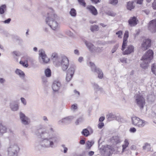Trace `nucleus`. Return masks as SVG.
Masks as SVG:
<instances>
[{"mask_svg": "<svg viewBox=\"0 0 156 156\" xmlns=\"http://www.w3.org/2000/svg\"><path fill=\"white\" fill-rule=\"evenodd\" d=\"M85 44L89 50L92 52L100 53L102 51V48L96 47L91 43L86 42Z\"/></svg>", "mask_w": 156, "mask_h": 156, "instance_id": "obj_12", "label": "nucleus"}, {"mask_svg": "<svg viewBox=\"0 0 156 156\" xmlns=\"http://www.w3.org/2000/svg\"><path fill=\"white\" fill-rule=\"evenodd\" d=\"M44 73L47 77H50L51 76V71L49 69L47 68L44 71Z\"/></svg>", "mask_w": 156, "mask_h": 156, "instance_id": "obj_31", "label": "nucleus"}, {"mask_svg": "<svg viewBox=\"0 0 156 156\" xmlns=\"http://www.w3.org/2000/svg\"><path fill=\"white\" fill-rule=\"evenodd\" d=\"M61 146L64 148V153H66L68 150L67 148L65 147V145L64 144H62Z\"/></svg>", "mask_w": 156, "mask_h": 156, "instance_id": "obj_51", "label": "nucleus"}, {"mask_svg": "<svg viewBox=\"0 0 156 156\" xmlns=\"http://www.w3.org/2000/svg\"><path fill=\"white\" fill-rule=\"evenodd\" d=\"M78 1L80 5L84 7L85 6L86 3L84 0H78Z\"/></svg>", "mask_w": 156, "mask_h": 156, "instance_id": "obj_38", "label": "nucleus"}, {"mask_svg": "<svg viewBox=\"0 0 156 156\" xmlns=\"http://www.w3.org/2000/svg\"><path fill=\"white\" fill-rule=\"evenodd\" d=\"M66 33L68 35H69V36H72L73 35V33L72 32H71V31H66Z\"/></svg>", "mask_w": 156, "mask_h": 156, "instance_id": "obj_56", "label": "nucleus"}, {"mask_svg": "<svg viewBox=\"0 0 156 156\" xmlns=\"http://www.w3.org/2000/svg\"><path fill=\"white\" fill-rule=\"evenodd\" d=\"M44 131L41 132L40 134L42 140L40 145L44 148H53L55 144L58 142L55 131L51 125H48L42 127Z\"/></svg>", "mask_w": 156, "mask_h": 156, "instance_id": "obj_1", "label": "nucleus"}, {"mask_svg": "<svg viewBox=\"0 0 156 156\" xmlns=\"http://www.w3.org/2000/svg\"><path fill=\"white\" fill-rule=\"evenodd\" d=\"M132 120L133 124L138 127H143L146 124V122L145 121L137 117H133Z\"/></svg>", "mask_w": 156, "mask_h": 156, "instance_id": "obj_5", "label": "nucleus"}, {"mask_svg": "<svg viewBox=\"0 0 156 156\" xmlns=\"http://www.w3.org/2000/svg\"><path fill=\"white\" fill-rule=\"evenodd\" d=\"M151 70L153 73L155 74L156 71V64L155 63H154L152 65Z\"/></svg>", "mask_w": 156, "mask_h": 156, "instance_id": "obj_36", "label": "nucleus"}, {"mask_svg": "<svg viewBox=\"0 0 156 156\" xmlns=\"http://www.w3.org/2000/svg\"><path fill=\"white\" fill-rule=\"evenodd\" d=\"M14 139H12L10 137L9 142L7 148L8 156H18L20 148L18 144L15 143Z\"/></svg>", "mask_w": 156, "mask_h": 156, "instance_id": "obj_3", "label": "nucleus"}, {"mask_svg": "<svg viewBox=\"0 0 156 156\" xmlns=\"http://www.w3.org/2000/svg\"><path fill=\"white\" fill-rule=\"evenodd\" d=\"M134 2L133 1H129L127 3V8L128 9L131 10L134 8L135 6L133 5Z\"/></svg>", "mask_w": 156, "mask_h": 156, "instance_id": "obj_27", "label": "nucleus"}, {"mask_svg": "<svg viewBox=\"0 0 156 156\" xmlns=\"http://www.w3.org/2000/svg\"><path fill=\"white\" fill-rule=\"evenodd\" d=\"M74 53L76 55H79V51L77 49L75 50L74 51Z\"/></svg>", "mask_w": 156, "mask_h": 156, "instance_id": "obj_62", "label": "nucleus"}, {"mask_svg": "<svg viewBox=\"0 0 156 156\" xmlns=\"http://www.w3.org/2000/svg\"><path fill=\"white\" fill-rule=\"evenodd\" d=\"M12 53L13 55H15L16 56H18L20 55V54L19 52L16 51H13Z\"/></svg>", "mask_w": 156, "mask_h": 156, "instance_id": "obj_55", "label": "nucleus"}, {"mask_svg": "<svg viewBox=\"0 0 156 156\" xmlns=\"http://www.w3.org/2000/svg\"><path fill=\"white\" fill-rule=\"evenodd\" d=\"M99 29V27L98 25H94L90 27V30L92 32L98 31Z\"/></svg>", "mask_w": 156, "mask_h": 156, "instance_id": "obj_32", "label": "nucleus"}, {"mask_svg": "<svg viewBox=\"0 0 156 156\" xmlns=\"http://www.w3.org/2000/svg\"><path fill=\"white\" fill-rule=\"evenodd\" d=\"M151 146L150 144L148 143L145 144L144 146L143 147V148L144 150L149 151L150 150Z\"/></svg>", "mask_w": 156, "mask_h": 156, "instance_id": "obj_35", "label": "nucleus"}, {"mask_svg": "<svg viewBox=\"0 0 156 156\" xmlns=\"http://www.w3.org/2000/svg\"><path fill=\"white\" fill-rule=\"evenodd\" d=\"M83 120L82 118H80L78 119L75 122V123L76 125H78L79 123L81 122Z\"/></svg>", "mask_w": 156, "mask_h": 156, "instance_id": "obj_48", "label": "nucleus"}, {"mask_svg": "<svg viewBox=\"0 0 156 156\" xmlns=\"http://www.w3.org/2000/svg\"><path fill=\"white\" fill-rule=\"evenodd\" d=\"M11 20L10 18H8L7 20H5L4 21V23H9Z\"/></svg>", "mask_w": 156, "mask_h": 156, "instance_id": "obj_54", "label": "nucleus"}, {"mask_svg": "<svg viewBox=\"0 0 156 156\" xmlns=\"http://www.w3.org/2000/svg\"><path fill=\"white\" fill-rule=\"evenodd\" d=\"M142 62L140 64V66L142 68L145 69H147L149 66V64L150 62H148L144 60H142Z\"/></svg>", "mask_w": 156, "mask_h": 156, "instance_id": "obj_26", "label": "nucleus"}, {"mask_svg": "<svg viewBox=\"0 0 156 156\" xmlns=\"http://www.w3.org/2000/svg\"><path fill=\"white\" fill-rule=\"evenodd\" d=\"M6 128L5 126L2 125L0 121V133H3L6 131Z\"/></svg>", "mask_w": 156, "mask_h": 156, "instance_id": "obj_29", "label": "nucleus"}, {"mask_svg": "<svg viewBox=\"0 0 156 156\" xmlns=\"http://www.w3.org/2000/svg\"><path fill=\"white\" fill-rule=\"evenodd\" d=\"M81 133L82 135L85 136H87L89 135V131L86 129H83Z\"/></svg>", "mask_w": 156, "mask_h": 156, "instance_id": "obj_33", "label": "nucleus"}, {"mask_svg": "<svg viewBox=\"0 0 156 156\" xmlns=\"http://www.w3.org/2000/svg\"><path fill=\"white\" fill-rule=\"evenodd\" d=\"M93 87L94 90L96 91H98L100 90V88L99 87L98 85L95 83L93 84Z\"/></svg>", "mask_w": 156, "mask_h": 156, "instance_id": "obj_37", "label": "nucleus"}, {"mask_svg": "<svg viewBox=\"0 0 156 156\" xmlns=\"http://www.w3.org/2000/svg\"><path fill=\"white\" fill-rule=\"evenodd\" d=\"M106 14L108 16H115L116 15L115 13L112 11H108L107 12Z\"/></svg>", "mask_w": 156, "mask_h": 156, "instance_id": "obj_42", "label": "nucleus"}, {"mask_svg": "<svg viewBox=\"0 0 156 156\" xmlns=\"http://www.w3.org/2000/svg\"><path fill=\"white\" fill-rule=\"evenodd\" d=\"M6 11V6L5 5H2L0 6V14H3Z\"/></svg>", "mask_w": 156, "mask_h": 156, "instance_id": "obj_28", "label": "nucleus"}, {"mask_svg": "<svg viewBox=\"0 0 156 156\" xmlns=\"http://www.w3.org/2000/svg\"><path fill=\"white\" fill-rule=\"evenodd\" d=\"M60 64L61 65L62 69L63 71H66L67 69L69 62L68 58L65 56H63L62 57Z\"/></svg>", "mask_w": 156, "mask_h": 156, "instance_id": "obj_10", "label": "nucleus"}, {"mask_svg": "<svg viewBox=\"0 0 156 156\" xmlns=\"http://www.w3.org/2000/svg\"><path fill=\"white\" fill-rule=\"evenodd\" d=\"M111 142L115 144H117L120 143L121 142L120 137L118 136H114L111 138Z\"/></svg>", "mask_w": 156, "mask_h": 156, "instance_id": "obj_21", "label": "nucleus"}, {"mask_svg": "<svg viewBox=\"0 0 156 156\" xmlns=\"http://www.w3.org/2000/svg\"><path fill=\"white\" fill-rule=\"evenodd\" d=\"M20 63L23 66L26 67H27L28 66V64L27 63V62H24L22 61H20Z\"/></svg>", "mask_w": 156, "mask_h": 156, "instance_id": "obj_45", "label": "nucleus"}, {"mask_svg": "<svg viewBox=\"0 0 156 156\" xmlns=\"http://www.w3.org/2000/svg\"><path fill=\"white\" fill-rule=\"evenodd\" d=\"M127 59L124 58H121L120 59V61L122 63H127Z\"/></svg>", "mask_w": 156, "mask_h": 156, "instance_id": "obj_46", "label": "nucleus"}, {"mask_svg": "<svg viewBox=\"0 0 156 156\" xmlns=\"http://www.w3.org/2000/svg\"><path fill=\"white\" fill-rule=\"evenodd\" d=\"M129 37V32L128 31H126L125 32L123 39V47L126 45V43H127V40Z\"/></svg>", "mask_w": 156, "mask_h": 156, "instance_id": "obj_25", "label": "nucleus"}, {"mask_svg": "<svg viewBox=\"0 0 156 156\" xmlns=\"http://www.w3.org/2000/svg\"><path fill=\"white\" fill-rule=\"evenodd\" d=\"M39 55L40 61L43 64L48 63L49 61V58L47 56L44 51L42 49L39 51Z\"/></svg>", "mask_w": 156, "mask_h": 156, "instance_id": "obj_6", "label": "nucleus"}, {"mask_svg": "<svg viewBox=\"0 0 156 156\" xmlns=\"http://www.w3.org/2000/svg\"><path fill=\"white\" fill-rule=\"evenodd\" d=\"M20 100L21 103L23 104L24 105H27V102L25 98H24L22 97L20 98Z\"/></svg>", "mask_w": 156, "mask_h": 156, "instance_id": "obj_43", "label": "nucleus"}, {"mask_svg": "<svg viewBox=\"0 0 156 156\" xmlns=\"http://www.w3.org/2000/svg\"><path fill=\"white\" fill-rule=\"evenodd\" d=\"M151 40L149 39H145L143 40L141 44V48L145 51L151 45Z\"/></svg>", "mask_w": 156, "mask_h": 156, "instance_id": "obj_15", "label": "nucleus"}, {"mask_svg": "<svg viewBox=\"0 0 156 156\" xmlns=\"http://www.w3.org/2000/svg\"><path fill=\"white\" fill-rule=\"evenodd\" d=\"M127 43H126V45L123 47V44L122 46L121 50L122 51V54L124 55H128L134 52V48L132 45H129L126 47Z\"/></svg>", "mask_w": 156, "mask_h": 156, "instance_id": "obj_9", "label": "nucleus"}, {"mask_svg": "<svg viewBox=\"0 0 156 156\" xmlns=\"http://www.w3.org/2000/svg\"><path fill=\"white\" fill-rule=\"evenodd\" d=\"M86 144L87 147L90 148L94 144V142L92 141H88L86 142Z\"/></svg>", "mask_w": 156, "mask_h": 156, "instance_id": "obj_34", "label": "nucleus"}, {"mask_svg": "<svg viewBox=\"0 0 156 156\" xmlns=\"http://www.w3.org/2000/svg\"><path fill=\"white\" fill-rule=\"evenodd\" d=\"M57 16L54 14L51 9L47 13L45 21L46 23L53 30H56L59 28V25L57 22Z\"/></svg>", "mask_w": 156, "mask_h": 156, "instance_id": "obj_2", "label": "nucleus"}, {"mask_svg": "<svg viewBox=\"0 0 156 156\" xmlns=\"http://www.w3.org/2000/svg\"><path fill=\"white\" fill-rule=\"evenodd\" d=\"M5 81V80L3 78H0V83H3Z\"/></svg>", "mask_w": 156, "mask_h": 156, "instance_id": "obj_64", "label": "nucleus"}, {"mask_svg": "<svg viewBox=\"0 0 156 156\" xmlns=\"http://www.w3.org/2000/svg\"><path fill=\"white\" fill-rule=\"evenodd\" d=\"M108 118L110 120H113L116 119V117L115 115L111 113L109 115Z\"/></svg>", "mask_w": 156, "mask_h": 156, "instance_id": "obj_39", "label": "nucleus"}, {"mask_svg": "<svg viewBox=\"0 0 156 156\" xmlns=\"http://www.w3.org/2000/svg\"><path fill=\"white\" fill-rule=\"evenodd\" d=\"M15 73L16 74L19 76L20 78L22 79L24 78L25 74L24 72L21 70L17 69L16 70Z\"/></svg>", "mask_w": 156, "mask_h": 156, "instance_id": "obj_24", "label": "nucleus"}, {"mask_svg": "<svg viewBox=\"0 0 156 156\" xmlns=\"http://www.w3.org/2000/svg\"><path fill=\"white\" fill-rule=\"evenodd\" d=\"M137 1V3L139 4H142L143 0H136Z\"/></svg>", "mask_w": 156, "mask_h": 156, "instance_id": "obj_58", "label": "nucleus"}, {"mask_svg": "<svg viewBox=\"0 0 156 156\" xmlns=\"http://www.w3.org/2000/svg\"><path fill=\"white\" fill-rule=\"evenodd\" d=\"M154 53L152 50H149L142 56L141 60L151 62L153 57Z\"/></svg>", "mask_w": 156, "mask_h": 156, "instance_id": "obj_11", "label": "nucleus"}, {"mask_svg": "<svg viewBox=\"0 0 156 156\" xmlns=\"http://www.w3.org/2000/svg\"><path fill=\"white\" fill-rule=\"evenodd\" d=\"M94 4H97L100 2L101 0H90Z\"/></svg>", "mask_w": 156, "mask_h": 156, "instance_id": "obj_52", "label": "nucleus"}, {"mask_svg": "<svg viewBox=\"0 0 156 156\" xmlns=\"http://www.w3.org/2000/svg\"><path fill=\"white\" fill-rule=\"evenodd\" d=\"M138 20L135 17H131L129 20V23L130 26H134L137 24Z\"/></svg>", "mask_w": 156, "mask_h": 156, "instance_id": "obj_20", "label": "nucleus"}, {"mask_svg": "<svg viewBox=\"0 0 156 156\" xmlns=\"http://www.w3.org/2000/svg\"><path fill=\"white\" fill-rule=\"evenodd\" d=\"M122 34V32L121 30H119L116 33V34L118 35V37L119 38H121Z\"/></svg>", "mask_w": 156, "mask_h": 156, "instance_id": "obj_40", "label": "nucleus"}, {"mask_svg": "<svg viewBox=\"0 0 156 156\" xmlns=\"http://www.w3.org/2000/svg\"><path fill=\"white\" fill-rule=\"evenodd\" d=\"M76 66L74 65H71L67 71L66 80L69 82L72 79L74 73Z\"/></svg>", "mask_w": 156, "mask_h": 156, "instance_id": "obj_8", "label": "nucleus"}, {"mask_svg": "<svg viewBox=\"0 0 156 156\" xmlns=\"http://www.w3.org/2000/svg\"><path fill=\"white\" fill-rule=\"evenodd\" d=\"M74 117L72 116H70L62 119L59 121V122L65 123H68L74 119Z\"/></svg>", "mask_w": 156, "mask_h": 156, "instance_id": "obj_19", "label": "nucleus"}, {"mask_svg": "<svg viewBox=\"0 0 156 156\" xmlns=\"http://www.w3.org/2000/svg\"><path fill=\"white\" fill-rule=\"evenodd\" d=\"M10 106L11 109L14 111H17L19 109L18 105L15 102L11 103Z\"/></svg>", "mask_w": 156, "mask_h": 156, "instance_id": "obj_22", "label": "nucleus"}, {"mask_svg": "<svg viewBox=\"0 0 156 156\" xmlns=\"http://www.w3.org/2000/svg\"><path fill=\"white\" fill-rule=\"evenodd\" d=\"M105 117L102 116L100 118L99 121L100 122H102L105 119Z\"/></svg>", "mask_w": 156, "mask_h": 156, "instance_id": "obj_63", "label": "nucleus"}, {"mask_svg": "<svg viewBox=\"0 0 156 156\" xmlns=\"http://www.w3.org/2000/svg\"><path fill=\"white\" fill-rule=\"evenodd\" d=\"M143 11L145 12L147 15L149 14L150 12L149 10H143Z\"/></svg>", "mask_w": 156, "mask_h": 156, "instance_id": "obj_61", "label": "nucleus"}, {"mask_svg": "<svg viewBox=\"0 0 156 156\" xmlns=\"http://www.w3.org/2000/svg\"><path fill=\"white\" fill-rule=\"evenodd\" d=\"M104 126V123L103 122H100L99 123L98 126L99 128L101 129Z\"/></svg>", "mask_w": 156, "mask_h": 156, "instance_id": "obj_50", "label": "nucleus"}, {"mask_svg": "<svg viewBox=\"0 0 156 156\" xmlns=\"http://www.w3.org/2000/svg\"><path fill=\"white\" fill-rule=\"evenodd\" d=\"M148 28L152 33L156 32V20H152L149 22Z\"/></svg>", "mask_w": 156, "mask_h": 156, "instance_id": "obj_16", "label": "nucleus"}, {"mask_svg": "<svg viewBox=\"0 0 156 156\" xmlns=\"http://www.w3.org/2000/svg\"><path fill=\"white\" fill-rule=\"evenodd\" d=\"M129 131L131 133H135L136 132V130L135 128L132 127L130 129Z\"/></svg>", "mask_w": 156, "mask_h": 156, "instance_id": "obj_47", "label": "nucleus"}, {"mask_svg": "<svg viewBox=\"0 0 156 156\" xmlns=\"http://www.w3.org/2000/svg\"><path fill=\"white\" fill-rule=\"evenodd\" d=\"M74 93L76 95H77V96H79L80 95V92L77 91L76 90H74Z\"/></svg>", "mask_w": 156, "mask_h": 156, "instance_id": "obj_57", "label": "nucleus"}, {"mask_svg": "<svg viewBox=\"0 0 156 156\" xmlns=\"http://www.w3.org/2000/svg\"><path fill=\"white\" fill-rule=\"evenodd\" d=\"M80 143L81 144L83 145L85 143V141L83 140H81L80 141Z\"/></svg>", "mask_w": 156, "mask_h": 156, "instance_id": "obj_60", "label": "nucleus"}, {"mask_svg": "<svg viewBox=\"0 0 156 156\" xmlns=\"http://www.w3.org/2000/svg\"><path fill=\"white\" fill-rule=\"evenodd\" d=\"M129 144V139L127 138L125 139L123 141V144L122 146V152L125 151V149L128 147Z\"/></svg>", "mask_w": 156, "mask_h": 156, "instance_id": "obj_23", "label": "nucleus"}, {"mask_svg": "<svg viewBox=\"0 0 156 156\" xmlns=\"http://www.w3.org/2000/svg\"><path fill=\"white\" fill-rule=\"evenodd\" d=\"M87 9L92 15L96 16L98 14L97 11L94 6L91 5H88Z\"/></svg>", "mask_w": 156, "mask_h": 156, "instance_id": "obj_18", "label": "nucleus"}, {"mask_svg": "<svg viewBox=\"0 0 156 156\" xmlns=\"http://www.w3.org/2000/svg\"><path fill=\"white\" fill-rule=\"evenodd\" d=\"M94 154V152L93 151H90L88 152V155L90 156H92Z\"/></svg>", "mask_w": 156, "mask_h": 156, "instance_id": "obj_59", "label": "nucleus"}, {"mask_svg": "<svg viewBox=\"0 0 156 156\" xmlns=\"http://www.w3.org/2000/svg\"><path fill=\"white\" fill-rule=\"evenodd\" d=\"M113 150V148L111 146L105 145L100 148V154L101 156H110Z\"/></svg>", "mask_w": 156, "mask_h": 156, "instance_id": "obj_4", "label": "nucleus"}, {"mask_svg": "<svg viewBox=\"0 0 156 156\" xmlns=\"http://www.w3.org/2000/svg\"><path fill=\"white\" fill-rule=\"evenodd\" d=\"M135 101L137 105L141 108H143L145 104V100L142 96L137 95L135 96Z\"/></svg>", "mask_w": 156, "mask_h": 156, "instance_id": "obj_13", "label": "nucleus"}, {"mask_svg": "<svg viewBox=\"0 0 156 156\" xmlns=\"http://www.w3.org/2000/svg\"><path fill=\"white\" fill-rule=\"evenodd\" d=\"M20 117L21 123L23 125H27L30 123V118L21 112L20 113Z\"/></svg>", "mask_w": 156, "mask_h": 156, "instance_id": "obj_14", "label": "nucleus"}, {"mask_svg": "<svg viewBox=\"0 0 156 156\" xmlns=\"http://www.w3.org/2000/svg\"><path fill=\"white\" fill-rule=\"evenodd\" d=\"M118 47H119V45L118 44L115 45L113 47V48H112V50H111V52H112V53H113L114 52H115L116 51Z\"/></svg>", "mask_w": 156, "mask_h": 156, "instance_id": "obj_44", "label": "nucleus"}, {"mask_svg": "<svg viewBox=\"0 0 156 156\" xmlns=\"http://www.w3.org/2000/svg\"><path fill=\"white\" fill-rule=\"evenodd\" d=\"M69 14L73 17H75L76 15V10L73 9H71L69 12Z\"/></svg>", "mask_w": 156, "mask_h": 156, "instance_id": "obj_30", "label": "nucleus"}, {"mask_svg": "<svg viewBox=\"0 0 156 156\" xmlns=\"http://www.w3.org/2000/svg\"><path fill=\"white\" fill-rule=\"evenodd\" d=\"M61 87L60 82L58 81H55L52 85V88L54 92H57Z\"/></svg>", "mask_w": 156, "mask_h": 156, "instance_id": "obj_17", "label": "nucleus"}, {"mask_svg": "<svg viewBox=\"0 0 156 156\" xmlns=\"http://www.w3.org/2000/svg\"><path fill=\"white\" fill-rule=\"evenodd\" d=\"M152 7L154 9H156V0H154L152 4Z\"/></svg>", "mask_w": 156, "mask_h": 156, "instance_id": "obj_53", "label": "nucleus"}, {"mask_svg": "<svg viewBox=\"0 0 156 156\" xmlns=\"http://www.w3.org/2000/svg\"><path fill=\"white\" fill-rule=\"evenodd\" d=\"M118 2V0H110L109 3L113 5H116Z\"/></svg>", "mask_w": 156, "mask_h": 156, "instance_id": "obj_41", "label": "nucleus"}, {"mask_svg": "<svg viewBox=\"0 0 156 156\" xmlns=\"http://www.w3.org/2000/svg\"><path fill=\"white\" fill-rule=\"evenodd\" d=\"M88 65L91 67V70L93 72L98 74V77L99 78L101 79L103 77V74L101 70L99 68H97L94 63L90 62Z\"/></svg>", "mask_w": 156, "mask_h": 156, "instance_id": "obj_7", "label": "nucleus"}, {"mask_svg": "<svg viewBox=\"0 0 156 156\" xmlns=\"http://www.w3.org/2000/svg\"><path fill=\"white\" fill-rule=\"evenodd\" d=\"M77 108V105H73L71 106V109L73 111L76 109Z\"/></svg>", "mask_w": 156, "mask_h": 156, "instance_id": "obj_49", "label": "nucleus"}]
</instances>
